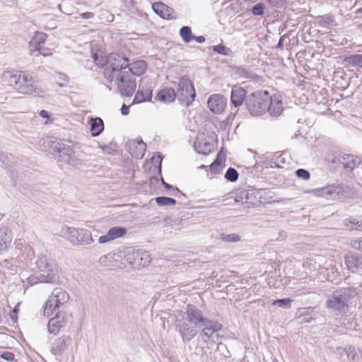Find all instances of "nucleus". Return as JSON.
Listing matches in <instances>:
<instances>
[{
	"mask_svg": "<svg viewBox=\"0 0 362 362\" xmlns=\"http://www.w3.org/2000/svg\"><path fill=\"white\" fill-rule=\"evenodd\" d=\"M153 96V88L151 86H139V90L134 98L133 103H141L151 101Z\"/></svg>",
	"mask_w": 362,
	"mask_h": 362,
	"instance_id": "aec40b11",
	"label": "nucleus"
},
{
	"mask_svg": "<svg viewBox=\"0 0 362 362\" xmlns=\"http://www.w3.org/2000/svg\"><path fill=\"white\" fill-rule=\"evenodd\" d=\"M128 70L127 71H129V74H130L139 76L142 75L145 71L147 69V64L144 60H139L136 62H134V63L129 64Z\"/></svg>",
	"mask_w": 362,
	"mask_h": 362,
	"instance_id": "393cba45",
	"label": "nucleus"
},
{
	"mask_svg": "<svg viewBox=\"0 0 362 362\" xmlns=\"http://www.w3.org/2000/svg\"><path fill=\"white\" fill-rule=\"evenodd\" d=\"M177 98L180 104L190 106L196 98L194 86L187 76L180 77L177 83Z\"/></svg>",
	"mask_w": 362,
	"mask_h": 362,
	"instance_id": "0eeeda50",
	"label": "nucleus"
},
{
	"mask_svg": "<svg viewBox=\"0 0 362 362\" xmlns=\"http://www.w3.org/2000/svg\"><path fill=\"white\" fill-rule=\"evenodd\" d=\"M213 50L215 52L224 56L228 55V52L230 51V49L228 47H226L223 44H219L218 45L214 46Z\"/></svg>",
	"mask_w": 362,
	"mask_h": 362,
	"instance_id": "49530a36",
	"label": "nucleus"
},
{
	"mask_svg": "<svg viewBox=\"0 0 362 362\" xmlns=\"http://www.w3.org/2000/svg\"><path fill=\"white\" fill-rule=\"evenodd\" d=\"M36 268L41 274L45 275L53 276V280L56 283L59 280V276L57 275V270L55 267L51 264L47 257L44 255H40L37 257V259L35 262Z\"/></svg>",
	"mask_w": 362,
	"mask_h": 362,
	"instance_id": "9b49d317",
	"label": "nucleus"
},
{
	"mask_svg": "<svg viewBox=\"0 0 362 362\" xmlns=\"http://www.w3.org/2000/svg\"><path fill=\"white\" fill-rule=\"evenodd\" d=\"M209 319L196 305L187 304L182 318L175 320V328L184 342L189 341L195 337L204 323L208 322Z\"/></svg>",
	"mask_w": 362,
	"mask_h": 362,
	"instance_id": "f257e3e1",
	"label": "nucleus"
},
{
	"mask_svg": "<svg viewBox=\"0 0 362 362\" xmlns=\"http://www.w3.org/2000/svg\"><path fill=\"white\" fill-rule=\"evenodd\" d=\"M12 237L6 228H0V253L6 250L11 245Z\"/></svg>",
	"mask_w": 362,
	"mask_h": 362,
	"instance_id": "bb28decb",
	"label": "nucleus"
},
{
	"mask_svg": "<svg viewBox=\"0 0 362 362\" xmlns=\"http://www.w3.org/2000/svg\"><path fill=\"white\" fill-rule=\"evenodd\" d=\"M151 259L148 252L146 251H134L132 254H129L127 261L134 267L139 269L148 266Z\"/></svg>",
	"mask_w": 362,
	"mask_h": 362,
	"instance_id": "f8f14e48",
	"label": "nucleus"
},
{
	"mask_svg": "<svg viewBox=\"0 0 362 362\" xmlns=\"http://www.w3.org/2000/svg\"><path fill=\"white\" fill-rule=\"evenodd\" d=\"M60 306L57 303H54V301L53 299L51 298V297L49 296V298L47 300V301L45 303L44 306V315L49 317L51 315L54 311L59 308Z\"/></svg>",
	"mask_w": 362,
	"mask_h": 362,
	"instance_id": "72a5a7b5",
	"label": "nucleus"
},
{
	"mask_svg": "<svg viewBox=\"0 0 362 362\" xmlns=\"http://www.w3.org/2000/svg\"><path fill=\"white\" fill-rule=\"evenodd\" d=\"M344 351L347 355V358L349 360L354 361L355 359L356 356L357 355L356 350L354 346H349L348 348L344 349Z\"/></svg>",
	"mask_w": 362,
	"mask_h": 362,
	"instance_id": "09e8293b",
	"label": "nucleus"
},
{
	"mask_svg": "<svg viewBox=\"0 0 362 362\" xmlns=\"http://www.w3.org/2000/svg\"><path fill=\"white\" fill-rule=\"evenodd\" d=\"M296 318L300 320V323H310L315 320L314 307L301 308L296 313Z\"/></svg>",
	"mask_w": 362,
	"mask_h": 362,
	"instance_id": "6ab92c4d",
	"label": "nucleus"
},
{
	"mask_svg": "<svg viewBox=\"0 0 362 362\" xmlns=\"http://www.w3.org/2000/svg\"><path fill=\"white\" fill-rule=\"evenodd\" d=\"M179 34L183 42L185 43H189L193 40V38H195V35L192 33L191 28L187 25L181 27Z\"/></svg>",
	"mask_w": 362,
	"mask_h": 362,
	"instance_id": "2f4dec72",
	"label": "nucleus"
},
{
	"mask_svg": "<svg viewBox=\"0 0 362 362\" xmlns=\"http://www.w3.org/2000/svg\"><path fill=\"white\" fill-rule=\"evenodd\" d=\"M207 104L211 112L216 114H220L226 107L227 99L223 95L213 94L209 98Z\"/></svg>",
	"mask_w": 362,
	"mask_h": 362,
	"instance_id": "2eb2a0df",
	"label": "nucleus"
},
{
	"mask_svg": "<svg viewBox=\"0 0 362 362\" xmlns=\"http://www.w3.org/2000/svg\"><path fill=\"white\" fill-rule=\"evenodd\" d=\"M129 112V107L123 104L121 107V114L122 115H127Z\"/></svg>",
	"mask_w": 362,
	"mask_h": 362,
	"instance_id": "052dcab7",
	"label": "nucleus"
},
{
	"mask_svg": "<svg viewBox=\"0 0 362 362\" xmlns=\"http://www.w3.org/2000/svg\"><path fill=\"white\" fill-rule=\"evenodd\" d=\"M28 282L30 285H34L37 283H48V284H54L55 283L53 280V276H49V275H45V274H40L38 276H30L28 278Z\"/></svg>",
	"mask_w": 362,
	"mask_h": 362,
	"instance_id": "c756f323",
	"label": "nucleus"
},
{
	"mask_svg": "<svg viewBox=\"0 0 362 362\" xmlns=\"http://www.w3.org/2000/svg\"><path fill=\"white\" fill-rule=\"evenodd\" d=\"M62 236L74 246L87 245L93 243L91 232L82 228L65 226L62 229Z\"/></svg>",
	"mask_w": 362,
	"mask_h": 362,
	"instance_id": "423d86ee",
	"label": "nucleus"
},
{
	"mask_svg": "<svg viewBox=\"0 0 362 362\" xmlns=\"http://www.w3.org/2000/svg\"><path fill=\"white\" fill-rule=\"evenodd\" d=\"M69 322L67 314L64 311H59L52 317L47 325V329L49 334L57 335L61 329L66 327Z\"/></svg>",
	"mask_w": 362,
	"mask_h": 362,
	"instance_id": "9d476101",
	"label": "nucleus"
},
{
	"mask_svg": "<svg viewBox=\"0 0 362 362\" xmlns=\"http://www.w3.org/2000/svg\"><path fill=\"white\" fill-rule=\"evenodd\" d=\"M14 354L9 351H4L0 354V357L7 361H13L14 360Z\"/></svg>",
	"mask_w": 362,
	"mask_h": 362,
	"instance_id": "603ef678",
	"label": "nucleus"
},
{
	"mask_svg": "<svg viewBox=\"0 0 362 362\" xmlns=\"http://www.w3.org/2000/svg\"><path fill=\"white\" fill-rule=\"evenodd\" d=\"M334 17L330 14H327L321 17V22L324 25H331L334 22Z\"/></svg>",
	"mask_w": 362,
	"mask_h": 362,
	"instance_id": "3c124183",
	"label": "nucleus"
},
{
	"mask_svg": "<svg viewBox=\"0 0 362 362\" xmlns=\"http://www.w3.org/2000/svg\"><path fill=\"white\" fill-rule=\"evenodd\" d=\"M54 303H57L59 306L66 303L69 300V295L62 288H54L49 295Z\"/></svg>",
	"mask_w": 362,
	"mask_h": 362,
	"instance_id": "5701e85b",
	"label": "nucleus"
},
{
	"mask_svg": "<svg viewBox=\"0 0 362 362\" xmlns=\"http://www.w3.org/2000/svg\"><path fill=\"white\" fill-rule=\"evenodd\" d=\"M70 141L49 140L47 145L49 152L54 156L59 157L60 162L73 166H78L83 164L82 153L75 151L71 146Z\"/></svg>",
	"mask_w": 362,
	"mask_h": 362,
	"instance_id": "f03ea898",
	"label": "nucleus"
},
{
	"mask_svg": "<svg viewBox=\"0 0 362 362\" xmlns=\"http://www.w3.org/2000/svg\"><path fill=\"white\" fill-rule=\"evenodd\" d=\"M34 50H37L39 52L40 54L47 57L52 55V51L49 48L45 47L43 46L35 47Z\"/></svg>",
	"mask_w": 362,
	"mask_h": 362,
	"instance_id": "8fccbe9b",
	"label": "nucleus"
},
{
	"mask_svg": "<svg viewBox=\"0 0 362 362\" xmlns=\"http://www.w3.org/2000/svg\"><path fill=\"white\" fill-rule=\"evenodd\" d=\"M322 192L331 199H336L339 194V187L334 185H329L322 188Z\"/></svg>",
	"mask_w": 362,
	"mask_h": 362,
	"instance_id": "c9c22d12",
	"label": "nucleus"
},
{
	"mask_svg": "<svg viewBox=\"0 0 362 362\" xmlns=\"http://www.w3.org/2000/svg\"><path fill=\"white\" fill-rule=\"evenodd\" d=\"M238 171L235 168L230 167L225 173L224 177L228 181L235 182L238 179Z\"/></svg>",
	"mask_w": 362,
	"mask_h": 362,
	"instance_id": "a19ab883",
	"label": "nucleus"
},
{
	"mask_svg": "<svg viewBox=\"0 0 362 362\" xmlns=\"http://www.w3.org/2000/svg\"><path fill=\"white\" fill-rule=\"evenodd\" d=\"M351 245L354 249L362 251V240H355L351 242Z\"/></svg>",
	"mask_w": 362,
	"mask_h": 362,
	"instance_id": "6e6d98bb",
	"label": "nucleus"
},
{
	"mask_svg": "<svg viewBox=\"0 0 362 362\" xmlns=\"http://www.w3.org/2000/svg\"><path fill=\"white\" fill-rule=\"evenodd\" d=\"M177 98L174 88L165 87L162 88L156 95V99L165 103H170Z\"/></svg>",
	"mask_w": 362,
	"mask_h": 362,
	"instance_id": "4be33fe9",
	"label": "nucleus"
},
{
	"mask_svg": "<svg viewBox=\"0 0 362 362\" xmlns=\"http://www.w3.org/2000/svg\"><path fill=\"white\" fill-rule=\"evenodd\" d=\"M270 95L267 90H259L247 95V109L252 116H260L267 112Z\"/></svg>",
	"mask_w": 362,
	"mask_h": 362,
	"instance_id": "39448f33",
	"label": "nucleus"
},
{
	"mask_svg": "<svg viewBox=\"0 0 362 362\" xmlns=\"http://www.w3.org/2000/svg\"><path fill=\"white\" fill-rule=\"evenodd\" d=\"M343 223L344 227H346L347 230H356L362 231V219L360 221H356V219L351 220L346 218L343 221Z\"/></svg>",
	"mask_w": 362,
	"mask_h": 362,
	"instance_id": "473e14b6",
	"label": "nucleus"
},
{
	"mask_svg": "<svg viewBox=\"0 0 362 362\" xmlns=\"http://www.w3.org/2000/svg\"><path fill=\"white\" fill-rule=\"evenodd\" d=\"M235 73L236 75L245 78H252L255 76L250 68L244 66L237 67Z\"/></svg>",
	"mask_w": 362,
	"mask_h": 362,
	"instance_id": "e433bc0d",
	"label": "nucleus"
},
{
	"mask_svg": "<svg viewBox=\"0 0 362 362\" xmlns=\"http://www.w3.org/2000/svg\"><path fill=\"white\" fill-rule=\"evenodd\" d=\"M327 161L331 163H337V157H334L333 156H329L326 158Z\"/></svg>",
	"mask_w": 362,
	"mask_h": 362,
	"instance_id": "0e129e2a",
	"label": "nucleus"
},
{
	"mask_svg": "<svg viewBox=\"0 0 362 362\" xmlns=\"http://www.w3.org/2000/svg\"><path fill=\"white\" fill-rule=\"evenodd\" d=\"M343 161L341 164L348 170L352 171L356 166L361 163V159L358 156L352 154H345L342 156Z\"/></svg>",
	"mask_w": 362,
	"mask_h": 362,
	"instance_id": "b1692460",
	"label": "nucleus"
},
{
	"mask_svg": "<svg viewBox=\"0 0 362 362\" xmlns=\"http://www.w3.org/2000/svg\"><path fill=\"white\" fill-rule=\"evenodd\" d=\"M93 58L98 65H100L102 66L106 65L103 72L104 76L110 81H113L114 78L119 72H125V69L129 66L128 57L122 54L117 52H112L109 54L106 59H102L98 62L96 54H94Z\"/></svg>",
	"mask_w": 362,
	"mask_h": 362,
	"instance_id": "7ed1b4c3",
	"label": "nucleus"
},
{
	"mask_svg": "<svg viewBox=\"0 0 362 362\" xmlns=\"http://www.w3.org/2000/svg\"><path fill=\"white\" fill-rule=\"evenodd\" d=\"M349 64L362 68V54H352L344 59Z\"/></svg>",
	"mask_w": 362,
	"mask_h": 362,
	"instance_id": "4c0bfd02",
	"label": "nucleus"
},
{
	"mask_svg": "<svg viewBox=\"0 0 362 362\" xmlns=\"http://www.w3.org/2000/svg\"><path fill=\"white\" fill-rule=\"evenodd\" d=\"M240 239V237L238 234L236 233H231L228 235H223L222 240L226 242H233L235 243L239 241Z\"/></svg>",
	"mask_w": 362,
	"mask_h": 362,
	"instance_id": "de8ad7c7",
	"label": "nucleus"
},
{
	"mask_svg": "<svg viewBox=\"0 0 362 362\" xmlns=\"http://www.w3.org/2000/svg\"><path fill=\"white\" fill-rule=\"evenodd\" d=\"M246 94L247 92L243 87L236 85L232 86L230 97L232 110L234 108H238L242 106L244 103L245 106H247V95Z\"/></svg>",
	"mask_w": 362,
	"mask_h": 362,
	"instance_id": "ddd939ff",
	"label": "nucleus"
},
{
	"mask_svg": "<svg viewBox=\"0 0 362 362\" xmlns=\"http://www.w3.org/2000/svg\"><path fill=\"white\" fill-rule=\"evenodd\" d=\"M95 14L92 12H84L80 14V16L83 19H89L93 18Z\"/></svg>",
	"mask_w": 362,
	"mask_h": 362,
	"instance_id": "bf43d9fd",
	"label": "nucleus"
},
{
	"mask_svg": "<svg viewBox=\"0 0 362 362\" xmlns=\"http://www.w3.org/2000/svg\"><path fill=\"white\" fill-rule=\"evenodd\" d=\"M267 2L272 6H278L282 4L286 0H267Z\"/></svg>",
	"mask_w": 362,
	"mask_h": 362,
	"instance_id": "13d9d810",
	"label": "nucleus"
},
{
	"mask_svg": "<svg viewBox=\"0 0 362 362\" xmlns=\"http://www.w3.org/2000/svg\"><path fill=\"white\" fill-rule=\"evenodd\" d=\"M160 181H161L163 186L164 187V188L165 189H167V190L173 189V191H175L176 192H180V190L177 187H174V186L165 182L163 177H161Z\"/></svg>",
	"mask_w": 362,
	"mask_h": 362,
	"instance_id": "864d4df0",
	"label": "nucleus"
},
{
	"mask_svg": "<svg viewBox=\"0 0 362 362\" xmlns=\"http://www.w3.org/2000/svg\"><path fill=\"white\" fill-rule=\"evenodd\" d=\"M115 255V254L109 253L102 256L99 259L100 264L104 267H110V264H108V262H112V259H114Z\"/></svg>",
	"mask_w": 362,
	"mask_h": 362,
	"instance_id": "a18cd8bd",
	"label": "nucleus"
},
{
	"mask_svg": "<svg viewBox=\"0 0 362 362\" xmlns=\"http://www.w3.org/2000/svg\"><path fill=\"white\" fill-rule=\"evenodd\" d=\"M345 264L349 271L353 273H359V264L361 257L354 255H347L344 257Z\"/></svg>",
	"mask_w": 362,
	"mask_h": 362,
	"instance_id": "a878e982",
	"label": "nucleus"
},
{
	"mask_svg": "<svg viewBox=\"0 0 362 362\" xmlns=\"http://www.w3.org/2000/svg\"><path fill=\"white\" fill-rule=\"evenodd\" d=\"M326 305L328 309L332 310H339V291H335L328 297Z\"/></svg>",
	"mask_w": 362,
	"mask_h": 362,
	"instance_id": "7c9ffc66",
	"label": "nucleus"
},
{
	"mask_svg": "<svg viewBox=\"0 0 362 362\" xmlns=\"http://www.w3.org/2000/svg\"><path fill=\"white\" fill-rule=\"evenodd\" d=\"M194 148L198 153L207 156L214 150V145L206 139L197 138L194 143Z\"/></svg>",
	"mask_w": 362,
	"mask_h": 362,
	"instance_id": "412c9836",
	"label": "nucleus"
},
{
	"mask_svg": "<svg viewBox=\"0 0 362 362\" xmlns=\"http://www.w3.org/2000/svg\"><path fill=\"white\" fill-rule=\"evenodd\" d=\"M193 40H194L195 41H197L199 43H203L206 40L205 37L202 35L195 36V38H193Z\"/></svg>",
	"mask_w": 362,
	"mask_h": 362,
	"instance_id": "338daca9",
	"label": "nucleus"
},
{
	"mask_svg": "<svg viewBox=\"0 0 362 362\" xmlns=\"http://www.w3.org/2000/svg\"><path fill=\"white\" fill-rule=\"evenodd\" d=\"M40 116L43 117V118H46V119H49L50 117V114L49 112H47V110H42L40 113H39Z\"/></svg>",
	"mask_w": 362,
	"mask_h": 362,
	"instance_id": "e2e57ef3",
	"label": "nucleus"
},
{
	"mask_svg": "<svg viewBox=\"0 0 362 362\" xmlns=\"http://www.w3.org/2000/svg\"><path fill=\"white\" fill-rule=\"evenodd\" d=\"M136 141H134L133 144H134ZM136 144L138 146V151L136 152H132V155L136 158H142L144 156V152L146 151V144L141 140H137Z\"/></svg>",
	"mask_w": 362,
	"mask_h": 362,
	"instance_id": "58836bf2",
	"label": "nucleus"
},
{
	"mask_svg": "<svg viewBox=\"0 0 362 362\" xmlns=\"http://www.w3.org/2000/svg\"><path fill=\"white\" fill-rule=\"evenodd\" d=\"M156 154L158 156V158L156 159V162L158 163V173L160 174L161 173V163H162L163 156H162L161 153L159 152H157Z\"/></svg>",
	"mask_w": 362,
	"mask_h": 362,
	"instance_id": "4d7b16f0",
	"label": "nucleus"
},
{
	"mask_svg": "<svg viewBox=\"0 0 362 362\" xmlns=\"http://www.w3.org/2000/svg\"><path fill=\"white\" fill-rule=\"evenodd\" d=\"M252 193H250V192H241V198L243 199V197L245 198L246 201L245 202L247 203V200L250 199V194H252ZM248 203H250V202H248Z\"/></svg>",
	"mask_w": 362,
	"mask_h": 362,
	"instance_id": "680f3d73",
	"label": "nucleus"
},
{
	"mask_svg": "<svg viewBox=\"0 0 362 362\" xmlns=\"http://www.w3.org/2000/svg\"><path fill=\"white\" fill-rule=\"evenodd\" d=\"M291 302L292 300L291 298L276 299L273 301L272 305L281 308H289Z\"/></svg>",
	"mask_w": 362,
	"mask_h": 362,
	"instance_id": "79ce46f5",
	"label": "nucleus"
},
{
	"mask_svg": "<svg viewBox=\"0 0 362 362\" xmlns=\"http://www.w3.org/2000/svg\"><path fill=\"white\" fill-rule=\"evenodd\" d=\"M90 125L93 136H98L104 130V123L100 117L92 118L90 121Z\"/></svg>",
	"mask_w": 362,
	"mask_h": 362,
	"instance_id": "cd10ccee",
	"label": "nucleus"
},
{
	"mask_svg": "<svg viewBox=\"0 0 362 362\" xmlns=\"http://www.w3.org/2000/svg\"><path fill=\"white\" fill-rule=\"evenodd\" d=\"M295 175L298 177L304 180H308L310 177V173L308 170L303 168L297 169L295 171Z\"/></svg>",
	"mask_w": 362,
	"mask_h": 362,
	"instance_id": "c03bdc74",
	"label": "nucleus"
},
{
	"mask_svg": "<svg viewBox=\"0 0 362 362\" xmlns=\"http://www.w3.org/2000/svg\"><path fill=\"white\" fill-rule=\"evenodd\" d=\"M72 339L69 335H62L51 341V353L55 356H61L71 344Z\"/></svg>",
	"mask_w": 362,
	"mask_h": 362,
	"instance_id": "4468645a",
	"label": "nucleus"
},
{
	"mask_svg": "<svg viewBox=\"0 0 362 362\" xmlns=\"http://www.w3.org/2000/svg\"><path fill=\"white\" fill-rule=\"evenodd\" d=\"M283 110L282 96L279 93L270 95L267 110L270 116L277 117L281 115Z\"/></svg>",
	"mask_w": 362,
	"mask_h": 362,
	"instance_id": "dca6fc26",
	"label": "nucleus"
},
{
	"mask_svg": "<svg viewBox=\"0 0 362 362\" xmlns=\"http://www.w3.org/2000/svg\"><path fill=\"white\" fill-rule=\"evenodd\" d=\"M116 78L119 81L118 88L122 95L132 96L136 87L135 78L130 77L129 71L119 72L117 74Z\"/></svg>",
	"mask_w": 362,
	"mask_h": 362,
	"instance_id": "1a4fd4ad",
	"label": "nucleus"
},
{
	"mask_svg": "<svg viewBox=\"0 0 362 362\" xmlns=\"http://www.w3.org/2000/svg\"><path fill=\"white\" fill-rule=\"evenodd\" d=\"M156 202L158 206H171L176 204V200L168 197H158L156 198Z\"/></svg>",
	"mask_w": 362,
	"mask_h": 362,
	"instance_id": "ea45409f",
	"label": "nucleus"
},
{
	"mask_svg": "<svg viewBox=\"0 0 362 362\" xmlns=\"http://www.w3.org/2000/svg\"><path fill=\"white\" fill-rule=\"evenodd\" d=\"M266 6L263 3H257L252 7L251 11L254 16H263Z\"/></svg>",
	"mask_w": 362,
	"mask_h": 362,
	"instance_id": "37998d69",
	"label": "nucleus"
},
{
	"mask_svg": "<svg viewBox=\"0 0 362 362\" xmlns=\"http://www.w3.org/2000/svg\"><path fill=\"white\" fill-rule=\"evenodd\" d=\"M345 293H346V289H341V307H340V309H341V313L344 312L345 313V307H348V305L346 303V298H344V300L342 299L343 298V294L345 295Z\"/></svg>",
	"mask_w": 362,
	"mask_h": 362,
	"instance_id": "5fc2aeb1",
	"label": "nucleus"
},
{
	"mask_svg": "<svg viewBox=\"0 0 362 362\" xmlns=\"http://www.w3.org/2000/svg\"><path fill=\"white\" fill-rule=\"evenodd\" d=\"M59 78L64 82H68L69 76L65 74H59Z\"/></svg>",
	"mask_w": 362,
	"mask_h": 362,
	"instance_id": "774afa93",
	"label": "nucleus"
},
{
	"mask_svg": "<svg viewBox=\"0 0 362 362\" xmlns=\"http://www.w3.org/2000/svg\"><path fill=\"white\" fill-rule=\"evenodd\" d=\"M127 233V228L122 226H114L109 229L105 235H101L98 242L104 244L115 239L123 237Z\"/></svg>",
	"mask_w": 362,
	"mask_h": 362,
	"instance_id": "f3484780",
	"label": "nucleus"
},
{
	"mask_svg": "<svg viewBox=\"0 0 362 362\" xmlns=\"http://www.w3.org/2000/svg\"><path fill=\"white\" fill-rule=\"evenodd\" d=\"M9 83L23 94H30L35 97H43L45 94L42 89L35 87L34 79L27 71H17L11 75Z\"/></svg>",
	"mask_w": 362,
	"mask_h": 362,
	"instance_id": "20e7f679",
	"label": "nucleus"
},
{
	"mask_svg": "<svg viewBox=\"0 0 362 362\" xmlns=\"http://www.w3.org/2000/svg\"><path fill=\"white\" fill-rule=\"evenodd\" d=\"M283 156H284V154H281L276 158V160L277 163H281L282 164H284L286 163V159Z\"/></svg>",
	"mask_w": 362,
	"mask_h": 362,
	"instance_id": "69168bd1",
	"label": "nucleus"
},
{
	"mask_svg": "<svg viewBox=\"0 0 362 362\" xmlns=\"http://www.w3.org/2000/svg\"><path fill=\"white\" fill-rule=\"evenodd\" d=\"M153 11L164 19H175V10L162 2H156L152 4Z\"/></svg>",
	"mask_w": 362,
	"mask_h": 362,
	"instance_id": "a211bd4d",
	"label": "nucleus"
},
{
	"mask_svg": "<svg viewBox=\"0 0 362 362\" xmlns=\"http://www.w3.org/2000/svg\"><path fill=\"white\" fill-rule=\"evenodd\" d=\"M223 329V325L215 320H208V322L199 329L200 336L205 342H211L213 344H218V349L221 346H225L221 343L219 339L223 338L222 335H220L218 332Z\"/></svg>",
	"mask_w": 362,
	"mask_h": 362,
	"instance_id": "6e6552de",
	"label": "nucleus"
},
{
	"mask_svg": "<svg viewBox=\"0 0 362 362\" xmlns=\"http://www.w3.org/2000/svg\"><path fill=\"white\" fill-rule=\"evenodd\" d=\"M47 35L42 32H36L30 42V45L35 47H40L45 43Z\"/></svg>",
	"mask_w": 362,
	"mask_h": 362,
	"instance_id": "f704fd0d",
	"label": "nucleus"
},
{
	"mask_svg": "<svg viewBox=\"0 0 362 362\" xmlns=\"http://www.w3.org/2000/svg\"><path fill=\"white\" fill-rule=\"evenodd\" d=\"M226 158V155L223 152V148H222L220 151L218 153L215 160L210 165L211 171L214 173L215 174L218 173L220 172V168L222 164L225 163Z\"/></svg>",
	"mask_w": 362,
	"mask_h": 362,
	"instance_id": "c85d7f7f",
	"label": "nucleus"
}]
</instances>
